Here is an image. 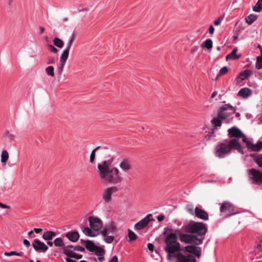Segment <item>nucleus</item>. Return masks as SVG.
Segmentation results:
<instances>
[{
  "label": "nucleus",
  "mask_w": 262,
  "mask_h": 262,
  "mask_svg": "<svg viewBox=\"0 0 262 262\" xmlns=\"http://www.w3.org/2000/svg\"><path fill=\"white\" fill-rule=\"evenodd\" d=\"M184 229L186 232L195 234L194 235L184 234L179 229L176 230L179 235L180 239L182 242L194 245L186 246L185 251L200 258L201 255V248L196 246L202 243L204 239V236L208 230L207 225L203 222L190 221L184 226Z\"/></svg>",
  "instance_id": "nucleus-1"
},
{
  "label": "nucleus",
  "mask_w": 262,
  "mask_h": 262,
  "mask_svg": "<svg viewBox=\"0 0 262 262\" xmlns=\"http://www.w3.org/2000/svg\"><path fill=\"white\" fill-rule=\"evenodd\" d=\"M110 161H104L98 165V173L99 177L107 183L118 184L122 181L119 176V170L116 167L110 168Z\"/></svg>",
  "instance_id": "nucleus-2"
},
{
  "label": "nucleus",
  "mask_w": 262,
  "mask_h": 262,
  "mask_svg": "<svg viewBox=\"0 0 262 262\" xmlns=\"http://www.w3.org/2000/svg\"><path fill=\"white\" fill-rule=\"evenodd\" d=\"M178 235L179 236L175 231V233H171L165 237L164 250L167 253L166 258L169 261L174 260V254L181 251V245L178 242Z\"/></svg>",
  "instance_id": "nucleus-3"
},
{
  "label": "nucleus",
  "mask_w": 262,
  "mask_h": 262,
  "mask_svg": "<svg viewBox=\"0 0 262 262\" xmlns=\"http://www.w3.org/2000/svg\"><path fill=\"white\" fill-rule=\"evenodd\" d=\"M232 149H234L238 152L243 153L241 144L237 140L233 139L217 145L215 148V154L217 157L223 158L230 153Z\"/></svg>",
  "instance_id": "nucleus-4"
},
{
  "label": "nucleus",
  "mask_w": 262,
  "mask_h": 262,
  "mask_svg": "<svg viewBox=\"0 0 262 262\" xmlns=\"http://www.w3.org/2000/svg\"><path fill=\"white\" fill-rule=\"evenodd\" d=\"M116 227L115 223L111 222L106 225L101 232L104 237V241L108 244L112 243L114 239V234L116 232Z\"/></svg>",
  "instance_id": "nucleus-5"
},
{
  "label": "nucleus",
  "mask_w": 262,
  "mask_h": 262,
  "mask_svg": "<svg viewBox=\"0 0 262 262\" xmlns=\"http://www.w3.org/2000/svg\"><path fill=\"white\" fill-rule=\"evenodd\" d=\"M221 213L225 215L226 217L236 214L234 205L230 202L224 201L221 205L220 208Z\"/></svg>",
  "instance_id": "nucleus-6"
},
{
  "label": "nucleus",
  "mask_w": 262,
  "mask_h": 262,
  "mask_svg": "<svg viewBox=\"0 0 262 262\" xmlns=\"http://www.w3.org/2000/svg\"><path fill=\"white\" fill-rule=\"evenodd\" d=\"M176 262H196L194 256L190 254H183L180 252L174 254V259Z\"/></svg>",
  "instance_id": "nucleus-7"
},
{
  "label": "nucleus",
  "mask_w": 262,
  "mask_h": 262,
  "mask_svg": "<svg viewBox=\"0 0 262 262\" xmlns=\"http://www.w3.org/2000/svg\"><path fill=\"white\" fill-rule=\"evenodd\" d=\"M89 221L91 228L95 231H99L102 226L101 220L97 217L90 216Z\"/></svg>",
  "instance_id": "nucleus-8"
},
{
  "label": "nucleus",
  "mask_w": 262,
  "mask_h": 262,
  "mask_svg": "<svg viewBox=\"0 0 262 262\" xmlns=\"http://www.w3.org/2000/svg\"><path fill=\"white\" fill-rule=\"evenodd\" d=\"M249 174L251 175V179L253 180V183L259 184L262 183V172L252 168L249 170Z\"/></svg>",
  "instance_id": "nucleus-9"
},
{
  "label": "nucleus",
  "mask_w": 262,
  "mask_h": 262,
  "mask_svg": "<svg viewBox=\"0 0 262 262\" xmlns=\"http://www.w3.org/2000/svg\"><path fill=\"white\" fill-rule=\"evenodd\" d=\"M75 39V35L74 34H73L71 37V39L69 40L68 43L67 45L66 48L63 50V51L60 56V61L66 62V61H67V60L68 58L70 49L71 47L72 43L74 41Z\"/></svg>",
  "instance_id": "nucleus-10"
},
{
  "label": "nucleus",
  "mask_w": 262,
  "mask_h": 262,
  "mask_svg": "<svg viewBox=\"0 0 262 262\" xmlns=\"http://www.w3.org/2000/svg\"><path fill=\"white\" fill-rule=\"evenodd\" d=\"M226 110H230L233 113H234L235 111L234 108L229 104H225L222 106L220 107V110L217 114V117L221 120L226 119L228 118V115L224 112V111Z\"/></svg>",
  "instance_id": "nucleus-11"
},
{
  "label": "nucleus",
  "mask_w": 262,
  "mask_h": 262,
  "mask_svg": "<svg viewBox=\"0 0 262 262\" xmlns=\"http://www.w3.org/2000/svg\"><path fill=\"white\" fill-rule=\"evenodd\" d=\"M34 250L38 252H45L48 249V246L38 239H35L32 243Z\"/></svg>",
  "instance_id": "nucleus-12"
},
{
  "label": "nucleus",
  "mask_w": 262,
  "mask_h": 262,
  "mask_svg": "<svg viewBox=\"0 0 262 262\" xmlns=\"http://www.w3.org/2000/svg\"><path fill=\"white\" fill-rule=\"evenodd\" d=\"M118 191V188L116 186H112L106 188L102 195L103 199L106 203H109L112 200V195L113 192Z\"/></svg>",
  "instance_id": "nucleus-13"
},
{
  "label": "nucleus",
  "mask_w": 262,
  "mask_h": 262,
  "mask_svg": "<svg viewBox=\"0 0 262 262\" xmlns=\"http://www.w3.org/2000/svg\"><path fill=\"white\" fill-rule=\"evenodd\" d=\"M152 215L151 214H149L146 216L140 221L138 222L135 225V228L136 230H141L145 227L150 221H152Z\"/></svg>",
  "instance_id": "nucleus-14"
},
{
  "label": "nucleus",
  "mask_w": 262,
  "mask_h": 262,
  "mask_svg": "<svg viewBox=\"0 0 262 262\" xmlns=\"http://www.w3.org/2000/svg\"><path fill=\"white\" fill-rule=\"evenodd\" d=\"M229 138H241L244 136L243 132L237 127L233 126L228 130Z\"/></svg>",
  "instance_id": "nucleus-15"
},
{
  "label": "nucleus",
  "mask_w": 262,
  "mask_h": 262,
  "mask_svg": "<svg viewBox=\"0 0 262 262\" xmlns=\"http://www.w3.org/2000/svg\"><path fill=\"white\" fill-rule=\"evenodd\" d=\"M194 215L198 218L207 221L209 219V215L208 213L204 209L196 207L194 210Z\"/></svg>",
  "instance_id": "nucleus-16"
},
{
  "label": "nucleus",
  "mask_w": 262,
  "mask_h": 262,
  "mask_svg": "<svg viewBox=\"0 0 262 262\" xmlns=\"http://www.w3.org/2000/svg\"><path fill=\"white\" fill-rule=\"evenodd\" d=\"M119 167L124 172L129 171L132 168L131 161L128 159H123L119 164Z\"/></svg>",
  "instance_id": "nucleus-17"
},
{
  "label": "nucleus",
  "mask_w": 262,
  "mask_h": 262,
  "mask_svg": "<svg viewBox=\"0 0 262 262\" xmlns=\"http://www.w3.org/2000/svg\"><path fill=\"white\" fill-rule=\"evenodd\" d=\"M252 74V72L250 70H246L241 72L239 76L236 78L237 83H240L242 80L247 78L248 76Z\"/></svg>",
  "instance_id": "nucleus-18"
},
{
  "label": "nucleus",
  "mask_w": 262,
  "mask_h": 262,
  "mask_svg": "<svg viewBox=\"0 0 262 262\" xmlns=\"http://www.w3.org/2000/svg\"><path fill=\"white\" fill-rule=\"evenodd\" d=\"M66 236L71 242H76L79 238V234L78 232H69L67 233Z\"/></svg>",
  "instance_id": "nucleus-19"
},
{
  "label": "nucleus",
  "mask_w": 262,
  "mask_h": 262,
  "mask_svg": "<svg viewBox=\"0 0 262 262\" xmlns=\"http://www.w3.org/2000/svg\"><path fill=\"white\" fill-rule=\"evenodd\" d=\"M237 50V48H235L230 54H228L226 56V60L228 61L229 60H235L239 58L241 55L236 54Z\"/></svg>",
  "instance_id": "nucleus-20"
},
{
  "label": "nucleus",
  "mask_w": 262,
  "mask_h": 262,
  "mask_svg": "<svg viewBox=\"0 0 262 262\" xmlns=\"http://www.w3.org/2000/svg\"><path fill=\"white\" fill-rule=\"evenodd\" d=\"M248 148L252 151H258L262 148V142L259 141L257 144H253L251 143H248Z\"/></svg>",
  "instance_id": "nucleus-21"
},
{
  "label": "nucleus",
  "mask_w": 262,
  "mask_h": 262,
  "mask_svg": "<svg viewBox=\"0 0 262 262\" xmlns=\"http://www.w3.org/2000/svg\"><path fill=\"white\" fill-rule=\"evenodd\" d=\"M56 233L55 232L52 231H47L42 235V238L45 241H50L52 239L53 237L56 236Z\"/></svg>",
  "instance_id": "nucleus-22"
},
{
  "label": "nucleus",
  "mask_w": 262,
  "mask_h": 262,
  "mask_svg": "<svg viewBox=\"0 0 262 262\" xmlns=\"http://www.w3.org/2000/svg\"><path fill=\"white\" fill-rule=\"evenodd\" d=\"M251 94V91L250 89L244 88L239 90L238 92V96H241L243 98L248 97Z\"/></svg>",
  "instance_id": "nucleus-23"
},
{
  "label": "nucleus",
  "mask_w": 262,
  "mask_h": 262,
  "mask_svg": "<svg viewBox=\"0 0 262 262\" xmlns=\"http://www.w3.org/2000/svg\"><path fill=\"white\" fill-rule=\"evenodd\" d=\"M80 228L83 229V232L86 236H91V237H95L96 236V234L94 233V230L92 229L91 228L85 227L83 228V226L82 225H80Z\"/></svg>",
  "instance_id": "nucleus-24"
},
{
  "label": "nucleus",
  "mask_w": 262,
  "mask_h": 262,
  "mask_svg": "<svg viewBox=\"0 0 262 262\" xmlns=\"http://www.w3.org/2000/svg\"><path fill=\"white\" fill-rule=\"evenodd\" d=\"M96 246L94 245V244L91 241H85V247L87 249H88L90 251L94 252L95 249H96Z\"/></svg>",
  "instance_id": "nucleus-25"
},
{
  "label": "nucleus",
  "mask_w": 262,
  "mask_h": 262,
  "mask_svg": "<svg viewBox=\"0 0 262 262\" xmlns=\"http://www.w3.org/2000/svg\"><path fill=\"white\" fill-rule=\"evenodd\" d=\"M201 47L202 48H206L208 50L212 48V41L210 39H207L202 43Z\"/></svg>",
  "instance_id": "nucleus-26"
},
{
  "label": "nucleus",
  "mask_w": 262,
  "mask_h": 262,
  "mask_svg": "<svg viewBox=\"0 0 262 262\" xmlns=\"http://www.w3.org/2000/svg\"><path fill=\"white\" fill-rule=\"evenodd\" d=\"M62 251V253L66 255L69 257L73 258L74 255L75 253L71 249H68V247H63Z\"/></svg>",
  "instance_id": "nucleus-27"
},
{
  "label": "nucleus",
  "mask_w": 262,
  "mask_h": 262,
  "mask_svg": "<svg viewBox=\"0 0 262 262\" xmlns=\"http://www.w3.org/2000/svg\"><path fill=\"white\" fill-rule=\"evenodd\" d=\"M257 18V15L256 14H251L247 16L245 18L246 23L248 24H252Z\"/></svg>",
  "instance_id": "nucleus-28"
},
{
  "label": "nucleus",
  "mask_w": 262,
  "mask_h": 262,
  "mask_svg": "<svg viewBox=\"0 0 262 262\" xmlns=\"http://www.w3.org/2000/svg\"><path fill=\"white\" fill-rule=\"evenodd\" d=\"M262 10V0H258L253 8L255 12H259Z\"/></svg>",
  "instance_id": "nucleus-29"
},
{
  "label": "nucleus",
  "mask_w": 262,
  "mask_h": 262,
  "mask_svg": "<svg viewBox=\"0 0 262 262\" xmlns=\"http://www.w3.org/2000/svg\"><path fill=\"white\" fill-rule=\"evenodd\" d=\"M9 158L8 152L6 150H3L1 155V162L2 163H6Z\"/></svg>",
  "instance_id": "nucleus-30"
},
{
  "label": "nucleus",
  "mask_w": 262,
  "mask_h": 262,
  "mask_svg": "<svg viewBox=\"0 0 262 262\" xmlns=\"http://www.w3.org/2000/svg\"><path fill=\"white\" fill-rule=\"evenodd\" d=\"M54 244L56 247H64V244L63 242V239L61 237H58L56 238L54 241Z\"/></svg>",
  "instance_id": "nucleus-31"
},
{
  "label": "nucleus",
  "mask_w": 262,
  "mask_h": 262,
  "mask_svg": "<svg viewBox=\"0 0 262 262\" xmlns=\"http://www.w3.org/2000/svg\"><path fill=\"white\" fill-rule=\"evenodd\" d=\"M46 73L50 76L51 77H54L55 74H54V69L53 66H49L47 68H46Z\"/></svg>",
  "instance_id": "nucleus-32"
},
{
  "label": "nucleus",
  "mask_w": 262,
  "mask_h": 262,
  "mask_svg": "<svg viewBox=\"0 0 262 262\" xmlns=\"http://www.w3.org/2000/svg\"><path fill=\"white\" fill-rule=\"evenodd\" d=\"M94 251L95 252L96 255L98 256H103L105 254V250L99 247H96V249H95Z\"/></svg>",
  "instance_id": "nucleus-33"
},
{
  "label": "nucleus",
  "mask_w": 262,
  "mask_h": 262,
  "mask_svg": "<svg viewBox=\"0 0 262 262\" xmlns=\"http://www.w3.org/2000/svg\"><path fill=\"white\" fill-rule=\"evenodd\" d=\"M53 42L54 45L58 48H61L63 46V42L58 38H55Z\"/></svg>",
  "instance_id": "nucleus-34"
},
{
  "label": "nucleus",
  "mask_w": 262,
  "mask_h": 262,
  "mask_svg": "<svg viewBox=\"0 0 262 262\" xmlns=\"http://www.w3.org/2000/svg\"><path fill=\"white\" fill-rule=\"evenodd\" d=\"M211 122L214 127L221 126L222 125L221 120L217 118H213L211 120Z\"/></svg>",
  "instance_id": "nucleus-35"
},
{
  "label": "nucleus",
  "mask_w": 262,
  "mask_h": 262,
  "mask_svg": "<svg viewBox=\"0 0 262 262\" xmlns=\"http://www.w3.org/2000/svg\"><path fill=\"white\" fill-rule=\"evenodd\" d=\"M254 160L259 167H262V154L256 156Z\"/></svg>",
  "instance_id": "nucleus-36"
},
{
  "label": "nucleus",
  "mask_w": 262,
  "mask_h": 262,
  "mask_svg": "<svg viewBox=\"0 0 262 262\" xmlns=\"http://www.w3.org/2000/svg\"><path fill=\"white\" fill-rule=\"evenodd\" d=\"M4 137L9 141H13L14 139L15 136L11 133L9 131H6Z\"/></svg>",
  "instance_id": "nucleus-37"
},
{
  "label": "nucleus",
  "mask_w": 262,
  "mask_h": 262,
  "mask_svg": "<svg viewBox=\"0 0 262 262\" xmlns=\"http://www.w3.org/2000/svg\"><path fill=\"white\" fill-rule=\"evenodd\" d=\"M100 148V146H98L95 149H94L91 152V155H90V162L91 163H93L94 162V161L95 158V155H96V151L97 150Z\"/></svg>",
  "instance_id": "nucleus-38"
},
{
  "label": "nucleus",
  "mask_w": 262,
  "mask_h": 262,
  "mask_svg": "<svg viewBox=\"0 0 262 262\" xmlns=\"http://www.w3.org/2000/svg\"><path fill=\"white\" fill-rule=\"evenodd\" d=\"M228 71V69L227 68V67H224L223 68H222L219 74H217L215 79L216 80L220 76H222V75H225V74H226Z\"/></svg>",
  "instance_id": "nucleus-39"
},
{
  "label": "nucleus",
  "mask_w": 262,
  "mask_h": 262,
  "mask_svg": "<svg viewBox=\"0 0 262 262\" xmlns=\"http://www.w3.org/2000/svg\"><path fill=\"white\" fill-rule=\"evenodd\" d=\"M23 252H17L15 251H11L10 252H5L4 253V255L5 256H10L12 255H16L18 256H23Z\"/></svg>",
  "instance_id": "nucleus-40"
},
{
  "label": "nucleus",
  "mask_w": 262,
  "mask_h": 262,
  "mask_svg": "<svg viewBox=\"0 0 262 262\" xmlns=\"http://www.w3.org/2000/svg\"><path fill=\"white\" fill-rule=\"evenodd\" d=\"M128 236L130 241H134L137 239V236L136 234L130 229H128Z\"/></svg>",
  "instance_id": "nucleus-41"
},
{
  "label": "nucleus",
  "mask_w": 262,
  "mask_h": 262,
  "mask_svg": "<svg viewBox=\"0 0 262 262\" xmlns=\"http://www.w3.org/2000/svg\"><path fill=\"white\" fill-rule=\"evenodd\" d=\"M186 209L187 211L191 215H194V211L193 210V206L192 204H188L186 205Z\"/></svg>",
  "instance_id": "nucleus-42"
},
{
  "label": "nucleus",
  "mask_w": 262,
  "mask_h": 262,
  "mask_svg": "<svg viewBox=\"0 0 262 262\" xmlns=\"http://www.w3.org/2000/svg\"><path fill=\"white\" fill-rule=\"evenodd\" d=\"M64 64V62L59 61V63L58 64V72L59 75H61L62 73Z\"/></svg>",
  "instance_id": "nucleus-43"
},
{
  "label": "nucleus",
  "mask_w": 262,
  "mask_h": 262,
  "mask_svg": "<svg viewBox=\"0 0 262 262\" xmlns=\"http://www.w3.org/2000/svg\"><path fill=\"white\" fill-rule=\"evenodd\" d=\"M74 250L83 252L84 251V248L80 246H76L74 247Z\"/></svg>",
  "instance_id": "nucleus-44"
},
{
  "label": "nucleus",
  "mask_w": 262,
  "mask_h": 262,
  "mask_svg": "<svg viewBox=\"0 0 262 262\" xmlns=\"http://www.w3.org/2000/svg\"><path fill=\"white\" fill-rule=\"evenodd\" d=\"M49 49L51 51V52L54 53H57L58 51V50L53 45H49Z\"/></svg>",
  "instance_id": "nucleus-45"
},
{
  "label": "nucleus",
  "mask_w": 262,
  "mask_h": 262,
  "mask_svg": "<svg viewBox=\"0 0 262 262\" xmlns=\"http://www.w3.org/2000/svg\"><path fill=\"white\" fill-rule=\"evenodd\" d=\"M223 18L221 17H218L216 19H215L214 21V24L215 26L219 25L221 24V20Z\"/></svg>",
  "instance_id": "nucleus-46"
},
{
  "label": "nucleus",
  "mask_w": 262,
  "mask_h": 262,
  "mask_svg": "<svg viewBox=\"0 0 262 262\" xmlns=\"http://www.w3.org/2000/svg\"><path fill=\"white\" fill-rule=\"evenodd\" d=\"M256 248L260 251H262V238L260 239L259 243L257 245Z\"/></svg>",
  "instance_id": "nucleus-47"
},
{
  "label": "nucleus",
  "mask_w": 262,
  "mask_h": 262,
  "mask_svg": "<svg viewBox=\"0 0 262 262\" xmlns=\"http://www.w3.org/2000/svg\"><path fill=\"white\" fill-rule=\"evenodd\" d=\"M242 138H243V139H242L243 141L246 143V146L248 147V143H251V142L247 140L245 135H244V136L242 137Z\"/></svg>",
  "instance_id": "nucleus-48"
},
{
  "label": "nucleus",
  "mask_w": 262,
  "mask_h": 262,
  "mask_svg": "<svg viewBox=\"0 0 262 262\" xmlns=\"http://www.w3.org/2000/svg\"><path fill=\"white\" fill-rule=\"evenodd\" d=\"M165 219V216L162 214H160L157 216V219L159 221V222H162Z\"/></svg>",
  "instance_id": "nucleus-49"
},
{
  "label": "nucleus",
  "mask_w": 262,
  "mask_h": 262,
  "mask_svg": "<svg viewBox=\"0 0 262 262\" xmlns=\"http://www.w3.org/2000/svg\"><path fill=\"white\" fill-rule=\"evenodd\" d=\"M23 244L27 247H29L30 246L29 241L26 239L23 241Z\"/></svg>",
  "instance_id": "nucleus-50"
},
{
  "label": "nucleus",
  "mask_w": 262,
  "mask_h": 262,
  "mask_svg": "<svg viewBox=\"0 0 262 262\" xmlns=\"http://www.w3.org/2000/svg\"><path fill=\"white\" fill-rule=\"evenodd\" d=\"M147 247H148V249H149V250H150L151 252L153 251L154 246L152 244H150V243L148 244Z\"/></svg>",
  "instance_id": "nucleus-51"
},
{
  "label": "nucleus",
  "mask_w": 262,
  "mask_h": 262,
  "mask_svg": "<svg viewBox=\"0 0 262 262\" xmlns=\"http://www.w3.org/2000/svg\"><path fill=\"white\" fill-rule=\"evenodd\" d=\"M207 31H208V33H213L214 31V28L212 25H210Z\"/></svg>",
  "instance_id": "nucleus-52"
},
{
  "label": "nucleus",
  "mask_w": 262,
  "mask_h": 262,
  "mask_svg": "<svg viewBox=\"0 0 262 262\" xmlns=\"http://www.w3.org/2000/svg\"><path fill=\"white\" fill-rule=\"evenodd\" d=\"M73 258H75L76 259H81L82 258V255L81 254H78L77 253H75Z\"/></svg>",
  "instance_id": "nucleus-53"
},
{
  "label": "nucleus",
  "mask_w": 262,
  "mask_h": 262,
  "mask_svg": "<svg viewBox=\"0 0 262 262\" xmlns=\"http://www.w3.org/2000/svg\"><path fill=\"white\" fill-rule=\"evenodd\" d=\"M110 262H118V257L117 256H114Z\"/></svg>",
  "instance_id": "nucleus-54"
},
{
  "label": "nucleus",
  "mask_w": 262,
  "mask_h": 262,
  "mask_svg": "<svg viewBox=\"0 0 262 262\" xmlns=\"http://www.w3.org/2000/svg\"><path fill=\"white\" fill-rule=\"evenodd\" d=\"M0 207L2 208H10V206H8V205H7L6 204H4L3 203H1V204L0 205Z\"/></svg>",
  "instance_id": "nucleus-55"
},
{
  "label": "nucleus",
  "mask_w": 262,
  "mask_h": 262,
  "mask_svg": "<svg viewBox=\"0 0 262 262\" xmlns=\"http://www.w3.org/2000/svg\"><path fill=\"white\" fill-rule=\"evenodd\" d=\"M34 231L36 233L38 234L41 231L42 229L41 228H34Z\"/></svg>",
  "instance_id": "nucleus-56"
},
{
  "label": "nucleus",
  "mask_w": 262,
  "mask_h": 262,
  "mask_svg": "<svg viewBox=\"0 0 262 262\" xmlns=\"http://www.w3.org/2000/svg\"><path fill=\"white\" fill-rule=\"evenodd\" d=\"M66 31H68V32H73V33L74 32H77L78 31L77 30H76V29H73L72 28H71V29H66Z\"/></svg>",
  "instance_id": "nucleus-57"
},
{
  "label": "nucleus",
  "mask_w": 262,
  "mask_h": 262,
  "mask_svg": "<svg viewBox=\"0 0 262 262\" xmlns=\"http://www.w3.org/2000/svg\"><path fill=\"white\" fill-rule=\"evenodd\" d=\"M66 261L67 262H76V261L75 260L72 259L70 257H68L66 259Z\"/></svg>",
  "instance_id": "nucleus-58"
},
{
  "label": "nucleus",
  "mask_w": 262,
  "mask_h": 262,
  "mask_svg": "<svg viewBox=\"0 0 262 262\" xmlns=\"http://www.w3.org/2000/svg\"><path fill=\"white\" fill-rule=\"evenodd\" d=\"M39 30H40V33H43V31H45V28L43 27L40 26Z\"/></svg>",
  "instance_id": "nucleus-59"
},
{
  "label": "nucleus",
  "mask_w": 262,
  "mask_h": 262,
  "mask_svg": "<svg viewBox=\"0 0 262 262\" xmlns=\"http://www.w3.org/2000/svg\"><path fill=\"white\" fill-rule=\"evenodd\" d=\"M47 244H48L49 246H50V247H52V246H53V242H50V241H48V242H47Z\"/></svg>",
  "instance_id": "nucleus-60"
},
{
  "label": "nucleus",
  "mask_w": 262,
  "mask_h": 262,
  "mask_svg": "<svg viewBox=\"0 0 262 262\" xmlns=\"http://www.w3.org/2000/svg\"><path fill=\"white\" fill-rule=\"evenodd\" d=\"M64 247H68V249H71V248H74V246H72V245H69V246H64Z\"/></svg>",
  "instance_id": "nucleus-61"
},
{
  "label": "nucleus",
  "mask_w": 262,
  "mask_h": 262,
  "mask_svg": "<svg viewBox=\"0 0 262 262\" xmlns=\"http://www.w3.org/2000/svg\"><path fill=\"white\" fill-rule=\"evenodd\" d=\"M104 259V257L103 256H99L98 257V260L100 261V262H102L103 261V260Z\"/></svg>",
  "instance_id": "nucleus-62"
},
{
  "label": "nucleus",
  "mask_w": 262,
  "mask_h": 262,
  "mask_svg": "<svg viewBox=\"0 0 262 262\" xmlns=\"http://www.w3.org/2000/svg\"><path fill=\"white\" fill-rule=\"evenodd\" d=\"M8 5L9 6H11L12 4V3L13 2V0H8Z\"/></svg>",
  "instance_id": "nucleus-63"
},
{
  "label": "nucleus",
  "mask_w": 262,
  "mask_h": 262,
  "mask_svg": "<svg viewBox=\"0 0 262 262\" xmlns=\"http://www.w3.org/2000/svg\"><path fill=\"white\" fill-rule=\"evenodd\" d=\"M217 95V93L216 92H214L212 94V97H214Z\"/></svg>",
  "instance_id": "nucleus-64"
}]
</instances>
